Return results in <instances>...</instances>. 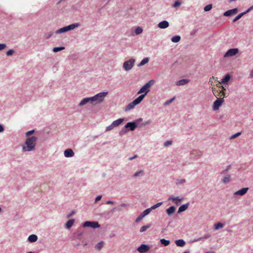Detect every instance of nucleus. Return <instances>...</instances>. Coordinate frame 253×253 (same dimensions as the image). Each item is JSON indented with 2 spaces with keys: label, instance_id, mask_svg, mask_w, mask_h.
<instances>
[{
  "label": "nucleus",
  "instance_id": "nucleus-23",
  "mask_svg": "<svg viewBox=\"0 0 253 253\" xmlns=\"http://www.w3.org/2000/svg\"><path fill=\"white\" fill-rule=\"evenodd\" d=\"M189 82L188 79H182L176 82V84L177 85H183Z\"/></svg>",
  "mask_w": 253,
  "mask_h": 253
},
{
  "label": "nucleus",
  "instance_id": "nucleus-25",
  "mask_svg": "<svg viewBox=\"0 0 253 253\" xmlns=\"http://www.w3.org/2000/svg\"><path fill=\"white\" fill-rule=\"evenodd\" d=\"M177 247H183L185 245V242L183 239H178L175 242Z\"/></svg>",
  "mask_w": 253,
  "mask_h": 253
},
{
  "label": "nucleus",
  "instance_id": "nucleus-10",
  "mask_svg": "<svg viewBox=\"0 0 253 253\" xmlns=\"http://www.w3.org/2000/svg\"><path fill=\"white\" fill-rule=\"evenodd\" d=\"M150 249L149 247L145 244H142L137 249V251L140 253H144L148 252Z\"/></svg>",
  "mask_w": 253,
  "mask_h": 253
},
{
  "label": "nucleus",
  "instance_id": "nucleus-4",
  "mask_svg": "<svg viewBox=\"0 0 253 253\" xmlns=\"http://www.w3.org/2000/svg\"><path fill=\"white\" fill-rule=\"evenodd\" d=\"M79 26H80V24L78 23H73V24H70L67 26L64 27L60 29H59L55 32V33L56 34H61V33H65L69 31L74 30L76 28L79 27Z\"/></svg>",
  "mask_w": 253,
  "mask_h": 253
},
{
  "label": "nucleus",
  "instance_id": "nucleus-3",
  "mask_svg": "<svg viewBox=\"0 0 253 253\" xmlns=\"http://www.w3.org/2000/svg\"><path fill=\"white\" fill-rule=\"evenodd\" d=\"M155 83L154 80H151L148 82L146 83L137 92V94H141L145 97L146 94L150 91V88Z\"/></svg>",
  "mask_w": 253,
  "mask_h": 253
},
{
  "label": "nucleus",
  "instance_id": "nucleus-52",
  "mask_svg": "<svg viewBox=\"0 0 253 253\" xmlns=\"http://www.w3.org/2000/svg\"><path fill=\"white\" fill-rule=\"evenodd\" d=\"M34 132H35V130H34V129L31 130H30V131H27V132L26 133V136L27 137H29V136L30 135H31V134H32L33 133H34Z\"/></svg>",
  "mask_w": 253,
  "mask_h": 253
},
{
  "label": "nucleus",
  "instance_id": "nucleus-55",
  "mask_svg": "<svg viewBox=\"0 0 253 253\" xmlns=\"http://www.w3.org/2000/svg\"><path fill=\"white\" fill-rule=\"evenodd\" d=\"M6 47V45L5 43H0V50L4 49Z\"/></svg>",
  "mask_w": 253,
  "mask_h": 253
},
{
  "label": "nucleus",
  "instance_id": "nucleus-36",
  "mask_svg": "<svg viewBox=\"0 0 253 253\" xmlns=\"http://www.w3.org/2000/svg\"><path fill=\"white\" fill-rule=\"evenodd\" d=\"M151 212V210H150L149 208H148L147 209H146L145 210H144L141 213V214L142 215V216L144 217L145 216H146V215H147L148 214H149V213Z\"/></svg>",
  "mask_w": 253,
  "mask_h": 253
},
{
  "label": "nucleus",
  "instance_id": "nucleus-33",
  "mask_svg": "<svg viewBox=\"0 0 253 253\" xmlns=\"http://www.w3.org/2000/svg\"><path fill=\"white\" fill-rule=\"evenodd\" d=\"M181 37L179 36H175L173 37L171 40L173 42H177L180 40Z\"/></svg>",
  "mask_w": 253,
  "mask_h": 253
},
{
  "label": "nucleus",
  "instance_id": "nucleus-17",
  "mask_svg": "<svg viewBox=\"0 0 253 253\" xmlns=\"http://www.w3.org/2000/svg\"><path fill=\"white\" fill-rule=\"evenodd\" d=\"M211 235L210 234H209V233L206 234L204 235L202 237H199V238H196V239H194L193 240V242H198V241H202V240H206V239H209V238H211Z\"/></svg>",
  "mask_w": 253,
  "mask_h": 253
},
{
  "label": "nucleus",
  "instance_id": "nucleus-7",
  "mask_svg": "<svg viewBox=\"0 0 253 253\" xmlns=\"http://www.w3.org/2000/svg\"><path fill=\"white\" fill-rule=\"evenodd\" d=\"M239 52L238 48H231L228 49L224 55L225 57H229L235 56Z\"/></svg>",
  "mask_w": 253,
  "mask_h": 253
},
{
  "label": "nucleus",
  "instance_id": "nucleus-53",
  "mask_svg": "<svg viewBox=\"0 0 253 253\" xmlns=\"http://www.w3.org/2000/svg\"><path fill=\"white\" fill-rule=\"evenodd\" d=\"M144 217L141 214L136 218L135 220L136 222H139Z\"/></svg>",
  "mask_w": 253,
  "mask_h": 253
},
{
  "label": "nucleus",
  "instance_id": "nucleus-5",
  "mask_svg": "<svg viewBox=\"0 0 253 253\" xmlns=\"http://www.w3.org/2000/svg\"><path fill=\"white\" fill-rule=\"evenodd\" d=\"M135 60L133 58H131L128 60L125 61L123 64V68L126 71L130 70L134 65Z\"/></svg>",
  "mask_w": 253,
  "mask_h": 253
},
{
  "label": "nucleus",
  "instance_id": "nucleus-2",
  "mask_svg": "<svg viewBox=\"0 0 253 253\" xmlns=\"http://www.w3.org/2000/svg\"><path fill=\"white\" fill-rule=\"evenodd\" d=\"M107 94V92H101L97 93L93 96L91 97V104L96 105L101 103L103 101Z\"/></svg>",
  "mask_w": 253,
  "mask_h": 253
},
{
  "label": "nucleus",
  "instance_id": "nucleus-34",
  "mask_svg": "<svg viewBox=\"0 0 253 253\" xmlns=\"http://www.w3.org/2000/svg\"><path fill=\"white\" fill-rule=\"evenodd\" d=\"M162 204H163L162 202L158 203L156 204H155V205L152 206V207H151L150 208H149V209L151 211L152 210H155V209H157V208L159 207Z\"/></svg>",
  "mask_w": 253,
  "mask_h": 253
},
{
  "label": "nucleus",
  "instance_id": "nucleus-63",
  "mask_svg": "<svg viewBox=\"0 0 253 253\" xmlns=\"http://www.w3.org/2000/svg\"><path fill=\"white\" fill-rule=\"evenodd\" d=\"M250 77L251 78H253V71H252L250 73Z\"/></svg>",
  "mask_w": 253,
  "mask_h": 253
},
{
  "label": "nucleus",
  "instance_id": "nucleus-22",
  "mask_svg": "<svg viewBox=\"0 0 253 253\" xmlns=\"http://www.w3.org/2000/svg\"><path fill=\"white\" fill-rule=\"evenodd\" d=\"M189 205V204L187 203L181 206L178 209V213H180L186 211L188 209Z\"/></svg>",
  "mask_w": 253,
  "mask_h": 253
},
{
  "label": "nucleus",
  "instance_id": "nucleus-38",
  "mask_svg": "<svg viewBox=\"0 0 253 253\" xmlns=\"http://www.w3.org/2000/svg\"><path fill=\"white\" fill-rule=\"evenodd\" d=\"M150 226H151L150 225H147L142 226L140 229V232H143L145 231L147 229H148L149 228H150Z\"/></svg>",
  "mask_w": 253,
  "mask_h": 253
},
{
  "label": "nucleus",
  "instance_id": "nucleus-41",
  "mask_svg": "<svg viewBox=\"0 0 253 253\" xmlns=\"http://www.w3.org/2000/svg\"><path fill=\"white\" fill-rule=\"evenodd\" d=\"M144 173V171L143 170H140L136 172H135L134 174H133V177H136L137 176H140V175H143Z\"/></svg>",
  "mask_w": 253,
  "mask_h": 253
},
{
  "label": "nucleus",
  "instance_id": "nucleus-31",
  "mask_svg": "<svg viewBox=\"0 0 253 253\" xmlns=\"http://www.w3.org/2000/svg\"><path fill=\"white\" fill-rule=\"evenodd\" d=\"M223 224L220 222H217L214 225V230H218L221 229L223 227Z\"/></svg>",
  "mask_w": 253,
  "mask_h": 253
},
{
  "label": "nucleus",
  "instance_id": "nucleus-40",
  "mask_svg": "<svg viewBox=\"0 0 253 253\" xmlns=\"http://www.w3.org/2000/svg\"><path fill=\"white\" fill-rule=\"evenodd\" d=\"M197 154L198 156H200L201 155V152L198 151V150H194L193 151H191V157L193 158V155H196Z\"/></svg>",
  "mask_w": 253,
  "mask_h": 253
},
{
  "label": "nucleus",
  "instance_id": "nucleus-59",
  "mask_svg": "<svg viewBox=\"0 0 253 253\" xmlns=\"http://www.w3.org/2000/svg\"><path fill=\"white\" fill-rule=\"evenodd\" d=\"M114 202L112 201H108L106 202V204L107 205H113Z\"/></svg>",
  "mask_w": 253,
  "mask_h": 253
},
{
  "label": "nucleus",
  "instance_id": "nucleus-39",
  "mask_svg": "<svg viewBox=\"0 0 253 253\" xmlns=\"http://www.w3.org/2000/svg\"><path fill=\"white\" fill-rule=\"evenodd\" d=\"M65 48L63 46H60V47H55L53 48V51L54 52H56L58 51H59L60 50H62Z\"/></svg>",
  "mask_w": 253,
  "mask_h": 253
},
{
  "label": "nucleus",
  "instance_id": "nucleus-46",
  "mask_svg": "<svg viewBox=\"0 0 253 253\" xmlns=\"http://www.w3.org/2000/svg\"><path fill=\"white\" fill-rule=\"evenodd\" d=\"M212 8V5L211 4H208L207 5H206L205 7H204V10L205 11H210Z\"/></svg>",
  "mask_w": 253,
  "mask_h": 253
},
{
  "label": "nucleus",
  "instance_id": "nucleus-51",
  "mask_svg": "<svg viewBox=\"0 0 253 253\" xmlns=\"http://www.w3.org/2000/svg\"><path fill=\"white\" fill-rule=\"evenodd\" d=\"M174 100V97L169 100H167V101L165 102V104H164V105L165 106H167L170 103H171L173 100Z\"/></svg>",
  "mask_w": 253,
  "mask_h": 253
},
{
  "label": "nucleus",
  "instance_id": "nucleus-47",
  "mask_svg": "<svg viewBox=\"0 0 253 253\" xmlns=\"http://www.w3.org/2000/svg\"><path fill=\"white\" fill-rule=\"evenodd\" d=\"M14 52H15L14 50L10 49L6 52V54L7 56H9L12 55L14 53Z\"/></svg>",
  "mask_w": 253,
  "mask_h": 253
},
{
  "label": "nucleus",
  "instance_id": "nucleus-13",
  "mask_svg": "<svg viewBox=\"0 0 253 253\" xmlns=\"http://www.w3.org/2000/svg\"><path fill=\"white\" fill-rule=\"evenodd\" d=\"M183 199V198H180L179 196L174 197L172 196H170L168 199L169 201L171 200L173 202H174V203L176 205H178L179 204L180 202Z\"/></svg>",
  "mask_w": 253,
  "mask_h": 253
},
{
  "label": "nucleus",
  "instance_id": "nucleus-28",
  "mask_svg": "<svg viewBox=\"0 0 253 253\" xmlns=\"http://www.w3.org/2000/svg\"><path fill=\"white\" fill-rule=\"evenodd\" d=\"M136 106V104L134 103L133 101L130 103H129L126 107L125 111H127L133 108Z\"/></svg>",
  "mask_w": 253,
  "mask_h": 253
},
{
  "label": "nucleus",
  "instance_id": "nucleus-37",
  "mask_svg": "<svg viewBox=\"0 0 253 253\" xmlns=\"http://www.w3.org/2000/svg\"><path fill=\"white\" fill-rule=\"evenodd\" d=\"M142 31V29L140 27H138L135 29V33L136 35L141 34Z\"/></svg>",
  "mask_w": 253,
  "mask_h": 253
},
{
  "label": "nucleus",
  "instance_id": "nucleus-54",
  "mask_svg": "<svg viewBox=\"0 0 253 253\" xmlns=\"http://www.w3.org/2000/svg\"><path fill=\"white\" fill-rule=\"evenodd\" d=\"M186 182V180L185 179H181L180 180H178L176 182L177 184H181L182 183H184Z\"/></svg>",
  "mask_w": 253,
  "mask_h": 253
},
{
  "label": "nucleus",
  "instance_id": "nucleus-14",
  "mask_svg": "<svg viewBox=\"0 0 253 253\" xmlns=\"http://www.w3.org/2000/svg\"><path fill=\"white\" fill-rule=\"evenodd\" d=\"M231 179V175L229 174H226L221 179V182L223 184H227L230 182Z\"/></svg>",
  "mask_w": 253,
  "mask_h": 253
},
{
  "label": "nucleus",
  "instance_id": "nucleus-18",
  "mask_svg": "<svg viewBox=\"0 0 253 253\" xmlns=\"http://www.w3.org/2000/svg\"><path fill=\"white\" fill-rule=\"evenodd\" d=\"M169 23L166 20H164L162 22H160L158 24V27H159L160 28H161V29L167 28L169 27Z\"/></svg>",
  "mask_w": 253,
  "mask_h": 253
},
{
  "label": "nucleus",
  "instance_id": "nucleus-19",
  "mask_svg": "<svg viewBox=\"0 0 253 253\" xmlns=\"http://www.w3.org/2000/svg\"><path fill=\"white\" fill-rule=\"evenodd\" d=\"M38 240V236L35 234H32L28 238V241L30 243H34Z\"/></svg>",
  "mask_w": 253,
  "mask_h": 253
},
{
  "label": "nucleus",
  "instance_id": "nucleus-58",
  "mask_svg": "<svg viewBox=\"0 0 253 253\" xmlns=\"http://www.w3.org/2000/svg\"><path fill=\"white\" fill-rule=\"evenodd\" d=\"M253 9V6L250 7V8H249L246 11H245L244 12H246V14L248 13L249 12H250L252 9Z\"/></svg>",
  "mask_w": 253,
  "mask_h": 253
},
{
  "label": "nucleus",
  "instance_id": "nucleus-64",
  "mask_svg": "<svg viewBox=\"0 0 253 253\" xmlns=\"http://www.w3.org/2000/svg\"><path fill=\"white\" fill-rule=\"evenodd\" d=\"M205 253H215L214 252L212 251V252H207Z\"/></svg>",
  "mask_w": 253,
  "mask_h": 253
},
{
  "label": "nucleus",
  "instance_id": "nucleus-32",
  "mask_svg": "<svg viewBox=\"0 0 253 253\" xmlns=\"http://www.w3.org/2000/svg\"><path fill=\"white\" fill-rule=\"evenodd\" d=\"M149 61V58L148 57L144 58L143 59L141 60V61L138 65V67L142 66L145 64L147 63Z\"/></svg>",
  "mask_w": 253,
  "mask_h": 253
},
{
  "label": "nucleus",
  "instance_id": "nucleus-43",
  "mask_svg": "<svg viewBox=\"0 0 253 253\" xmlns=\"http://www.w3.org/2000/svg\"><path fill=\"white\" fill-rule=\"evenodd\" d=\"M231 169V166L228 165L226 167L225 169L221 172V174H225L226 172L229 171Z\"/></svg>",
  "mask_w": 253,
  "mask_h": 253
},
{
  "label": "nucleus",
  "instance_id": "nucleus-30",
  "mask_svg": "<svg viewBox=\"0 0 253 253\" xmlns=\"http://www.w3.org/2000/svg\"><path fill=\"white\" fill-rule=\"evenodd\" d=\"M104 245V242L103 241H101L95 245V248L97 250L100 251L102 249Z\"/></svg>",
  "mask_w": 253,
  "mask_h": 253
},
{
  "label": "nucleus",
  "instance_id": "nucleus-49",
  "mask_svg": "<svg viewBox=\"0 0 253 253\" xmlns=\"http://www.w3.org/2000/svg\"><path fill=\"white\" fill-rule=\"evenodd\" d=\"M114 128V126L111 124L110 126H108L106 128V131H109L112 130Z\"/></svg>",
  "mask_w": 253,
  "mask_h": 253
},
{
  "label": "nucleus",
  "instance_id": "nucleus-1",
  "mask_svg": "<svg viewBox=\"0 0 253 253\" xmlns=\"http://www.w3.org/2000/svg\"><path fill=\"white\" fill-rule=\"evenodd\" d=\"M37 137L36 136H31L28 137L22 146V151L23 152H30L34 151L36 149V141Z\"/></svg>",
  "mask_w": 253,
  "mask_h": 253
},
{
  "label": "nucleus",
  "instance_id": "nucleus-11",
  "mask_svg": "<svg viewBox=\"0 0 253 253\" xmlns=\"http://www.w3.org/2000/svg\"><path fill=\"white\" fill-rule=\"evenodd\" d=\"M249 190L248 187L243 188L234 193V195L243 196L247 193Z\"/></svg>",
  "mask_w": 253,
  "mask_h": 253
},
{
  "label": "nucleus",
  "instance_id": "nucleus-6",
  "mask_svg": "<svg viewBox=\"0 0 253 253\" xmlns=\"http://www.w3.org/2000/svg\"><path fill=\"white\" fill-rule=\"evenodd\" d=\"M83 226L84 227H90L95 229L99 228L100 225L98 222L87 221L84 223Z\"/></svg>",
  "mask_w": 253,
  "mask_h": 253
},
{
  "label": "nucleus",
  "instance_id": "nucleus-56",
  "mask_svg": "<svg viewBox=\"0 0 253 253\" xmlns=\"http://www.w3.org/2000/svg\"><path fill=\"white\" fill-rule=\"evenodd\" d=\"M102 195H99V196H97L95 198V202H97L98 201L100 200L102 198Z\"/></svg>",
  "mask_w": 253,
  "mask_h": 253
},
{
  "label": "nucleus",
  "instance_id": "nucleus-50",
  "mask_svg": "<svg viewBox=\"0 0 253 253\" xmlns=\"http://www.w3.org/2000/svg\"><path fill=\"white\" fill-rule=\"evenodd\" d=\"M181 4V2L179 1H176L173 5V7L177 8Z\"/></svg>",
  "mask_w": 253,
  "mask_h": 253
},
{
  "label": "nucleus",
  "instance_id": "nucleus-44",
  "mask_svg": "<svg viewBox=\"0 0 253 253\" xmlns=\"http://www.w3.org/2000/svg\"><path fill=\"white\" fill-rule=\"evenodd\" d=\"M172 143V141L171 140H167L165 141L164 143V146L165 147H168L171 145Z\"/></svg>",
  "mask_w": 253,
  "mask_h": 253
},
{
  "label": "nucleus",
  "instance_id": "nucleus-60",
  "mask_svg": "<svg viewBox=\"0 0 253 253\" xmlns=\"http://www.w3.org/2000/svg\"><path fill=\"white\" fill-rule=\"evenodd\" d=\"M75 213V211H73L70 213L68 214L67 215V217H70L72 215H73Z\"/></svg>",
  "mask_w": 253,
  "mask_h": 253
},
{
  "label": "nucleus",
  "instance_id": "nucleus-62",
  "mask_svg": "<svg viewBox=\"0 0 253 253\" xmlns=\"http://www.w3.org/2000/svg\"><path fill=\"white\" fill-rule=\"evenodd\" d=\"M197 30H196V29H194L193 30H192V31L191 32V35H193L194 34H195L196 32H197Z\"/></svg>",
  "mask_w": 253,
  "mask_h": 253
},
{
  "label": "nucleus",
  "instance_id": "nucleus-61",
  "mask_svg": "<svg viewBox=\"0 0 253 253\" xmlns=\"http://www.w3.org/2000/svg\"><path fill=\"white\" fill-rule=\"evenodd\" d=\"M4 131V128L3 126L0 124V133Z\"/></svg>",
  "mask_w": 253,
  "mask_h": 253
},
{
  "label": "nucleus",
  "instance_id": "nucleus-29",
  "mask_svg": "<svg viewBox=\"0 0 253 253\" xmlns=\"http://www.w3.org/2000/svg\"><path fill=\"white\" fill-rule=\"evenodd\" d=\"M160 243L165 247L168 246L170 244V241L166 240L165 239H161L160 240Z\"/></svg>",
  "mask_w": 253,
  "mask_h": 253
},
{
  "label": "nucleus",
  "instance_id": "nucleus-12",
  "mask_svg": "<svg viewBox=\"0 0 253 253\" xmlns=\"http://www.w3.org/2000/svg\"><path fill=\"white\" fill-rule=\"evenodd\" d=\"M238 12V9L237 8H235L232 9L228 10L226 11H225L223 13V15L224 16H230L231 15H234L236 14Z\"/></svg>",
  "mask_w": 253,
  "mask_h": 253
},
{
  "label": "nucleus",
  "instance_id": "nucleus-21",
  "mask_svg": "<svg viewBox=\"0 0 253 253\" xmlns=\"http://www.w3.org/2000/svg\"><path fill=\"white\" fill-rule=\"evenodd\" d=\"M75 220L73 219H69L65 224V228L69 229L73 225Z\"/></svg>",
  "mask_w": 253,
  "mask_h": 253
},
{
  "label": "nucleus",
  "instance_id": "nucleus-48",
  "mask_svg": "<svg viewBox=\"0 0 253 253\" xmlns=\"http://www.w3.org/2000/svg\"><path fill=\"white\" fill-rule=\"evenodd\" d=\"M241 134V132H237L232 135L230 137V139H234L236 137L239 136V135H240Z\"/></svg>",
  "mask_w": 253,
  "mask_h": 253
},
{
  "label": "nucleus",
  "instance_id": "nucleus-26",
  "mask_svg": "<svg viewBox=\"0 0 253 253\" xmlns=\"http://www.w3.org/2000/svg\"><path fill=\"white\" fill-rule=\"evenodd\" d=\"M230 76L229 74L226 75L221 80V83L223 84H227L228 82L230 79Z\"/></svg>",
  "mask_w": 253,
  "mask_h": 253
},
{
  "label": "nucleus",
  "instance_id": "nucleus-35",
  "mask_svg": "<svg viewBox=\"0 0 253 253\" xmlns=\"http://www.w3.org/2000/svg\"><path fill=\"white\" fill-rule=\"evenodd\" d=\"M246 14V12H242L238 14L233 20V22H235L238 20H239L240 18H241L243 15H244Z\"/></svg>",
  "mask_w": 253,
  "mask_h": 253
},
{
  "label": "nucleus",
  "instance_id": "nucleus-45",
  "mask_svg": "<svg viewBox=\"0 0 253 253\" xmlns=\"http://www.w3.org/2000/svg\"><path fill=\"white\" fill-rule=\"evenodd\" d=\"M128 205L125 203H122L119 206L118 211H121L123 208L126 207Z\"/></svg>",
  "mask_w": 253,
  "mask_h": 253
},
{
  "label": "nucleus",
  "instance_id": "nucleus-9",
  "mask_svg": "<svg viewBox=\"0 0 253 253\" xmlns=\"http://www.w3.org/2000/svg\"><path fill=\"white\" fill-rule=\"evenodd\" d=\"M137 126V123L135 122H128L125 128L128 129V131L134 130Z\"/></svg>",
  "mask_w": 253,
  "mask_h": 253
},
{
  "label": "nucleus",
  "instance_id": "nucleus-57",
  "mask_svg": "<svg viewBox=\"0 0 253 253\" xmlns=\"http://www.w3.org/2000/svg\"><path fill=\"white\" fill-rule=\"evenodd\" d=\"M138 157V155H135L133 157H129L128 158V160L129 161H131V160H132L135 158H137Z\"/></svg>",
  "mask_w": 253,
  "mask_h": 253
},
{
  "label": "nucleus",
  "instance_id": "nucleus-15",
  "mask_svg": "<svg viewBox=\"0 0 253 253\" xmlns=\"http://www.w3.org/2000/svg\"><path fill=\"white\" fill-rule=\"evenodd\" d=\"M64 156L66 158L72 157L74 156L73 151L71 149H67L64 151Z\"/></svg>",
  "mask_w": 253,
  "mask_h": 253
},
{
  "label": "nucleus",
  "instance_id": "nucleus-16",
  "mask_svg": "<svg viewBox=\"0 0 253 253\" xmlns=\"http://www.w3.org/2000/svg\"><path fill=\"white\" fill-rule=\"evenodd\" d=\"M87 103H91V97H86L83 99L79 104V106H82L84 105H85Z\"/></svg>",
  "mask_w": 253,
  "mask_h": 253
},
{
  "label": "nucleus",
  "instance_id": "nucleus-20",
  "mask_svg": "<svg viewBox=\"0 0 253 253\" xmlns=\"http://www.w3.org/2000/svg\"><path fill=\"white\" fill-rule=\"evenodd\" d=\"M124 119L120 118L116 121H114L112 124L113 125L114 127H116L120 125L124 122Z\"/></svg>",
  "mask_w": 253,
  "mask_h": 253
},
{
  "label": "nucleus",
  "instance_id": "nucleus-8",
  "mask_svg": "<svg viewBox=\"0 0 253 253\" xmlns=\"http://www.w3.org/2000/svg\"><path fill=\"white\" fill-rule=\"evenodd\" d=\"M223 101L224 99L223 98H217L213 103L212 106L213 110L214 111L218 110L219 107L221 106Z\"/></svg>",
  "mask_w": 253,
  "mask_h": 253
},
{
  "label": "nucleus",
  "instance_id": "nucleus-24",
  "mask_svg": "<svg viewBox=\"0 0 253 253\" xmlns=\"http://www.w3.org/2000/svg\"><path fill=\"white\" fill-rule=\"evenodd\" d=\"M175 210H176V209L174 206H171L169 208H168L166 210L167 213L169 215H170L172 214H173V213H174Z\"/></svg>",
  "mask_w": 253,
  "mask_h": 253
},
{
  "label": "nucleus",
  "instance_id": "nucleus-27",
  "mask_svg": "<svg viewBox=\"0 0 253 253\" xmlns=\"http://www.w3.org/2000/svg\"><path fill=\"white\" fill-rule=\"evenodd\" d=\"M144 97H145L143 96V95H140L137 98L133 100V102L136 104V105H137L143 100Z\"/></svg>",
  "mask_w": 253,
  "mask_h": 253
},
{
  "label": "nucleus",
  "instance_id": "nucleus-42",
  "mask_svg": "<svg viewBox=\"0 0 253 253\" xmlns=\"http://www.w3.org/2000/svg\"><path fill=\"white\" fill-rule=\"evenodd\" d=\"M128 129H127L125 127L123 129H122L120 132H119V134L121 136H122L123 135H124L125 134H126V133H127L128 132Z\"/></svg>",
  "mask_w": 253,
  "mask_h": 253
}]
</instances>
